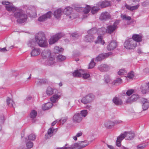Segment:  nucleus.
Listing matches in <instances>:
<instances>
[{
    "instance_id": "f257e3e1",
    "label": "nucleus",
    "mask_w": 149,
    "mask_h": 149,
    "mask_svg": "<svg viewBox=\"0 0 149 149\" xmlns=\"http://www.w3.org/2000/svg\"><path fill=\"white\" fill-rule=\"evenodd\" d=\"M35 40L37 44L41 47H46L48 45L47 41L45 40V35L42 32H40L35 36Z\"/></svg>"
},
{
    "instance_id": "f03ea898",
    "label": "nucleus",
    "mask_w": 149,
    "mask_h": 149,
    "mask_svg": "<svg viewBox=\"0 0 149 149\" xmlns=\"http://www.w3.org/2000/svg\"><path fill=\"white\" fill-rule=\"evenodd\" d=\"M14 16L17 19L18 23H23L26 22L27 19V16L22 10L18 9L14 13Z\"/></svg>"
},
{
    "instance_id": "7ed1b4c3",
    "label": "nucleus",
    "mask_w": 149,
    "mask_h": 149,
    "mask_svg": "<svg viewBox=\"0 0 149 149\" xmlns=\"http://www.w3.org/2000/svg\"><path fill=\"white\" fill-rule=\"evenodd\" d=\"M89 143L88 141L85 140L79 142L78 143H75L70 146L68 144L65 145L66 148L65 149H81L88 146Z\"/></svg>"
},
{
    "instance_id": "20e7f679",
    "label": "nucleus",
    "mask_w": 149,
    "mask_h": 149,
    "mask_svg": "<svg viewBox=\"0 0 149 149\" xmlns=\"http://www.w3.org/2000/svg\"><path fill=\"white\" fill-rule=\"evenodd\" d=\"M73 10V8L70 6H67L64 10L63 12L65 15L70 20H72L76 18L78 16V15L74 13H72Z\"/></svg>"
},
{
    "instance_id": "39448f33",
    "label": "nucleus",
    "mask_w": 149,
    "mask_h": 149,
    "mask_svg": "<svg viewBox=\"0 0 149 149\" xmlns=\"http://www.w3.org/2000/svg\"><path fill=\"white\" fill-rule=\"evenodd\" d=\"M119 22V20H116L113 24L109 25L107 26L106 29V33L110 34L112 33L118 28V26Z\"/></svg>"
},
{
    "instance_id": "423d86ee",
    "label": "nucleus",
    "mask_w": 149,
    "mask_h": 149,
    "mask_svg": "<svg viewBox=\"0 0 149 149\" xmlns=\"http://www.w3.org/2000/svg\"><path fill=\"white\" fill-rule=\"evenodd\" d=\"M85 71L83 70H76L73 73V75L75 77H80L82 76L84 79H87L90 77V74L85 73Z\"/></svg>"
},
{
    "instance_id": "0eeeda50",
    "label": "nucleus",
    "mask_w": 149,
    "mask_h": 149,
    "mask_svg": "<svg viewBox=\"0 0 149 149\" xmlns=\"http://www.w3.org/2000/svg\"><path fill=\"white\" fill-rule=\"evenodd\" d=\"M136 45V42L132 38L127 40L124 43V47L127 49H134Z\"/></svg>"
},
{
    "instance_id": "6e6552de",
    "label": "nucleus",
    "mask_w": 149,
    "mask_h": 149,
    "mask_svg": "<svg viewBox=\"0 0 149 149\" xmlns=\"http://www.w3.org/2000/svg\"><path fill=\"white\" fill-rule=\"evenodd\" d=\"M63 36L64 34L62 33H58L52 35L49 40V44L50 45H52L55 43Z\"/></svg>"
},
{
    "instance_id": "1a4fd4ad",
    "label": "nucleus",
    "mask_w": 149,
    "mask_h": 149,
    "mask_svg": "<svg viewBox=\"0 0 149 149\" xmlns=\"http://www.w3.org/2000/svg\"><path fill=\"white\" fill-rule=\"evenodd\" d=\"M2 3L3 4L6 5L5 7L7 11H11L14 14L16 10L19 9L14 6L12 4H10V3L8 1H3L2 2Z\"/></svg>"
},
{
    "instance_id": "9d476101",
    "label": "nucleus",
    "mask_w": 149,
    "mask_h": 149,
    "mask_svg": "<svg viewBox=\"0 0 149 149\" xmlns=\"http://www.w3.org/2000/svg\"><path fill=\"white\" fill-rule=\"evenodd\" d=\"M132 5L134 6H131L127 4L125 5V7L127 9L131 11H133L137 9L139 6V0H132Z\"/></svg>"
},
{
    "instance_id": "9b49d317",
    "label": "nucleus",
    "mask_w": 149,
    "mask_h": 149,
    "mask_svg": "<svg viewBox=\"0 0 149 149\" xmlns=\"http://www.w3.org/2000/svg\"><path fill=\"white\" fill-rule=\"evenodd\" d=\"M52 15V13L51 11H49L45 14L39 17L38 19V20L40 22L44 21L50 18Z\"/></svg>"
},
{
    "instance_id": "f8f14e48",
    "label": "nucleus",
    "mask_w": 149,
    "mask_h": 149,
    "mask_svg": "<svg viewBox=\"0 0 149 149\" xmlns=\"http://www.w3.org/2000/svg\"><path fill=\"white\" fill-rule=\"evenodd\" d=\"M75 10L78 12H83L84 14H87L91 10V7L88 5L86 6L85 8L76 7Z\"/></svg>"
},
{
    "instance_id": "ddd939ff",
    "label": "nucleus",
    "mask_w": 149,
    "mask_h": 149,
    "mask_svg": "<svg viewBox=\"0 0 149 149\" xmlns=\"http://www.w3.org/2000/svg\"><path fill=\"white\" fill-rule=\"evenodd\" d=\"M139 98V96L138 95L133 94L126 100V102L127 103H131L137 100Z\"/></svg>"
},
{
    "instance_id": "4468645a",
    "label": "nucleus",
    "mask_w": 149,
    "mask_h": 149,
    "mask_svg": "<svg viewBox=\"0 0 149 149\" xmlns=\"http://www.w3.org/2000/svg\"><path fill=\"white\" fill-rule=\"evenodd\" d=\"M141 102L142 104V109L143 110H147L149 107V100L145 98L141 99Z\"/></svg>"
},
{
    "instance_id": "2eb2a0df",
    "label": "nucleus",
    "mask_w": 149,
    "mask_h": 149,
    "mask_svg": "<svg viewBox=\"0 0 149 149\" xmlns=\"http://www.w3.org/2000/svg\"><path fill=\"white\" fill-rule=\"evenodd\" d=\"M121 134H124L125 136L124 138H126V139L128 140L132 139L135 136L134 133L132 132H125Z\"/></svg>"
},
{
    "instance_id": "dca6fc26",
    "label": "nucleus",
    "mask_w": 149,
    "mask_h": 149,
    "mask_svg": "<svg viewBox=\"0 0 149 149\" xmlns=\"http://www.w3.org/2000/svg\"><path fill=\"white\" fill-rule=\"evenodd\" d=\"M82 119L83 118L79 113H76L74 115L72 118L73 122L75 123H80Z\"/></svg>"
},
{
    "instance_id": "f3484780",
    "label": "nucleus",
    "mask_w": 149,
    "mask_h": 149,
    "mask_svg": "<svg viewBox=\"0 0 149 149\" xmlns=\"http://www.w3.org/2000/svg\"><path fill=\"white\" fill-rule=\"evenodd\" d=\"M111 52L107 53H105L104 54H99L95 58V61H100L104 58L107 57L111 54Z\"/></svg>"
},
{
    "instance_id": "a211bd4d",
    "label": "nucleus",
    "mask_w": 149,
    "mask_h": 149,
    "mask_svg": "<svg viewBox=\"0 0 149 149\" xmlns=\"http://www.w3.org/2000/svg\"><path fill=\"white\" fill-rule=\"evenodd\" d=\"M111 18V15L107 12L102 13L101 14L100 19L102 20H107Z\"/></svg>"
},
{
    "instance_id": "6ab92c4d",
    "label": "nucleus",
    "mask_w": 149,
    "mask_h": 149,
    "mask_svg": "<svg viewBox=\"0 0 149 149\" xmlns=\"http://www.w3.org/2000/svg\"><path fill=\"white\" fill-rule=\"evenodd\" d=\"M110 5V2L107 1H100L98 2L97 5L101 8H105L109 6Z\"/></svg>"
},
{
    "instance_id": "aec40b11",
    "label": "nucleus",
    "mask_w": 149,
    "mask_h": 149,
    "mask_svg": "<svg viewBox=\"0 0 149 149\" xmlns=\"http://www.w3.org/2000/svg\"><path fill=\"white\" fill-rule=\"evenodd\" d=\"M117 47V43L115 41H112L107 46V49L109 51L112 50Z\"/></svg>"
},
{
    "instance_id": "412c9836",
    "label": "nucleus",
    "mask_w": 149,
    "mask_h": 149,
    "mask_svg": "<svg viewBox=\"0 0 149 149\" xmlns=\"http://www.w3.org/2000/svg\"><path fill=\"white\" fill-rule=\"evenodd\" d=\"M40 48L35 47L32 49L31 54L32 56H35L40 54Z\"/></svg>"
},
{
    "instance_id": "4be33fe9",
    "label": "nucleus",
    "mask_w": 149,
    "mask_h": 149,
    "mask_svg": "<svg viewBox=\"0 0 149 149\" xmlns=\"http://www.w3.org/2000/svg\"><path fill=\"white\" fill-rule=\"evenodd\" d=\"M104 125L106 127L110 129L114 126V123L113 122L110 120H108L104 122Z\"/></svg>"
},
{
    "instance_id": "5701e85b",
    "label": "nucleus",
    "mask_w": 149,
    "mask_h": 149,
    "mask_svg": "<svg viewBox=\"0 0 149 149\" xmlns=\"http://www.w3.org/2000/svg\"><path fill=\"white\" fill-rule=\"evenodd\" d=\"M132 39L136 42H140L142 41V36L140 35L134 34L132 36Z\"/></svg>"
},
{
    "instance_id": "b1692460",
    "label": "nucleus",
    "mask_w": 149,
    "mask_h": 149,
    "mask_svg": "<svg viewBox=\"0 0 149 149\" xmlns=\"http://www.w3.org/2000/svg\"><path fill=\"white\" fill-rule=\"evenodd\" d=\"M98 69L101 72H105L108 71L109 69V67L106 64H102L99 66Z\"/></svg>"
},
{
    "instance_id": "393cba45",
    "label": "nucleus",
    "mask_w": 149,
    "mask_h": 149,
    "mask_svg": "<svg viewBox=\"0 0 149 149\" xmlns=\"http://www.w3.org/2000/svg\"><path fill=\"white\" fill-rule=\"evenodd\" d=\"M124 135L120 134L117 138L116 142V145L120 147L121 145V141L124 138Z\"/></svg>"
},
{
    "instance_id": "a878e982",
    "label": "nucleus",
    "mask_w": 149,
    "mask_h": 149,
    "mask_svg": "<svg viewBox=\"0 0 149 149\" xmlns=\"http://www.w3.org/2000/svg\"><path fill=\"white\" fill-rule=\"evenodd\" d=\"M53 106V104L51 102H48L43 105L42 109L43 110H48L51 108Z\"/></svg>"
},
{
    "instance_id": "bb28decb",
    "label": "nucleus",
    "mask_w": 149,
    "mask_h": 149,
    "mask_svg": "<svg viewBox=\"0 0 149 149\" xmlns=\"http://www.w3.org/2000/svg\"><path fill=\"white\" fill-rule=\"evenodd\" d=\"M62 12L61 8H59L54 11V15L57 18H58L61 17Z\"/></svg>"
},
{
    "instance_id": "cd10ccee",
    "label": "nucleus",
    "mask_w": 149,
    "mask_h": 149,
    "mask_svg": "<svg viewBox=\"0 0 149 149\" xmlns=\"http://www.w3.org/2000/svg\"><path fill=\"white\" fill-rule=\"evenodd\" d=\"M106 33V28L104 27L97 29L96 33L97 35H102Z\"/></svg>"
},
{
    "instance_id": "c85d7f7f",
    "label": "nucleus",
    "mask_w": 149,
    "mask_h": 149,
    "mask_svg": "<svg viewBox=\"0 0 149 149\" xmlns=\"http://www.w3.org/2000/svg\"><path fill=\"white\" fill-rule=\"evenodd\" d=\"M141 92L143 94H146L149 91V89L146 85L142 86L141 87Z\"/></svg>"
},
{
    "instance_id": "c756f323",
    "label": "nucleus",
    "mask_w": 149,
    "mask_h": 149,
    "mask_svg": "<svg viewBox=\"0 0 149 149\" xmlns=\"http://www.w3.org/2000/svg\"><path fill=\"white\" fill-rule=\"evenodd\" d=\"M94 39V37L93 35H90L88 34L85 37L84 39L85 41L87 42L93 41Z\"/></svg>"
},
{
    "instance_id": "7c9ffc66",
    "label": "nucleus",
    "mask_w": 149,
    "mask_h": 149,
    "mask_svg": "<svg viewBox=\"0 0 149 149\" xmlns=\"http://www.w3.org/2000/svg\"><path fill=\"white\" fill-rule=\"evenodd\" d=\"M7 104L10 107H13L14 108L15 104L13 100L9 97H8L6 100Z\"/></svg>"
},
{
    "instance_id": "2f4dec72",
    "label": "nucleus",
    "mask_w": 149,
    "mask_h": 149,
    "mask_svg": "<svg viewBox=\"0 0 149 149\" xmlns=\"http://www.w3.org/2000/svg\"><path fill=\"white\" fill-rule=\"evenodd\" d=\"M113 102L117 105H121L122 102L121 99L119 98L115 97L113 99Z\"/></svg>"
},
{
    "instance_id": "473e14b6",
    "label": "nucleus",
    "mask_w": 149,
    "mask_h": 149,
    "mask_svg": "<svg viewBox=\"0 0 149 149\" xmlns=\"http://www.w3.org/2000/svg\"><path fill=\"white\" fill-rule=\"evenodd\" d=\"M55 58L54 57H50L49 60L46 62V64L48 65H52L54 64L55 63Z\"/></svg>"
},
{
    "instance_id": "72a5a7b5",
    "label": "nucleus",
    "mask_w": 149,
    "mask_h": 149,
    "mask_svg": "<svg viewBox=\"0 0 149 149\" xmlns=\"http://www.w3.org/2000/svg\"><path fill=\"white\" fill-rule=\"evenodd\" d=\"M36 42H35L33 39H31L28 42L27 45L29 47H30L33 49L35 48V47L37 45Z\"/></svg>"
},
{
    "instance_id": "f704fd0d",
    "label": "nucleus",
    "mask_w": 149,
    "mask_h": 149,
    "mask_svg": "<svg viewBox=\"0 0 149 149\" xmlns=\"http://www.w3.org/2000/svg\"><path fill=\"white\" fill-rule=\"evenodd\" d=\"M51 52L49 50H44L41 53V55L43 57L49 56L51 54Z\"/></svg>"
},
{
    "instance_id": "c9c22d12",
    "label": "nucleus",
    "mask_w": 149,
    "mask_h": 149,
    "mask_svg": "<svg viewBox=\"0 0 149 149\" xmlns=\"http://www.w3.org/2000/svg\"><path fill=\"white\" fill-rule=\"evenodd\" d=\"M122 83V80L120 78L116 79L115 80L111 82L112 85H117Z\"/></svg>"
},
{
    "instance_id": "e433bc0d",
    "label": "nucleus",
    "mask_w": 149,
    "mask_h": 149,
    "mask_svg": "<svg viewBox=\"0 0 149 149\" xmlns=\"http://www.w3.org/2000/svg\"><path fill=\"white\" fill-rule=\"evenodd\" d=\"M60 96L55 94L53 95L50 98L51 101L53 103L55 102L59 99Z\"/></svg>"
},
{
    "instance_id": "4c0bfd02",
    "label": "nucleus",
    "mask_w": 149,
    "mask_h": 149,
    "mask_svg": "<svg viewBox=\"0 0 149 149\" xmlns=\"http://www.w3.org/2000/svg\"><path fill=\"white\" fill-rule=\"evenodd\" d=\"M55 89L49 87L47 88L46 91V93L47 95H50L54 93V91Z\"/></svg>"
},
{
    "instance_id": "58836bf2",
    "label": "nucleus",
    "mask_w": 149,
    "mask_h": 149,
    "mask_svg": "<svg viewBox=\"0 0 149 149\" xmlns=\"http://www.w3.org/2000/svg\"><path fill=\"white\" fill-rule=\"evenodd\" d=\"M56 129H53V127L50 128L48 130L47 135H50L52 136L54 134V132H56Z\"/></svg>"
},
{
    "instance_id": "ea45409f",
    "label": "nucleus",
    "mask_w": 149,
    "mask_h": 149,
    "mask_svg": "<svg viewBox=\"0 0 149 149\" xmlns=\"http://www.w3.org/2000/svg\"><path fill=\"white\" fill-rule=\"evenodd\" d=\"M85 97L87 100V102H88V103H89L91 102L94 97V95L91 94H89L86 95Z\"/></svg>"
},
{
    "instance_id": "a19ab883",
    "label": "nucleus",
    "mask_w": 149,
    "mask_h": 149,
    "mask_svg": "<svg viewBox=\"0 0 149 149\" xmlns=\"http://www.w3.org/2000/svg\"><path fill=\"white\" fill-rule=\"evenodd\" d=\"M104 80V82L107 84L111 83V82L113 81L111 79L109 76L108 75H105Z\"/></svg>"
},
{
    "instance_id": "79ce46f5",
    "label": "nucleus",
    "mask_w": 149,
    "mask_h": 149,
    "mask_svg": "<svg viewBox=\"0 0 149 149\" xmlns=\"http://www.w3.org/2000/svg\"><path fill=\"white\" fill-rule=\"evenodd\" d=\"M46 82L45 79H37L36 80L35 83L38 85H40L45 83Z\"/></svg>"
},
{
    "instance_id": "37998d69",
    "label": "nucleus",
    "mask_w": 149,
    "mask_h": 149,
    "mask_svg": "<svg viewBox=\"0 0 149 149\" xmlns=\"http://www.w3.org/2000/svg\"><path fill=\"white\" fill-rule=\"evenodd\" d=\"M97 29L96 27H94L88 31V34L90 35H92L95 34L96 33Z\"/></svg>"
},
{
    "instance_id": "c03bdc74",
    "label": "nucleus",
    "mask_w": 149,
    "mask_h": 149,
    "mask_svg": "<svg viewBox=\"0 0 149 149\" xmlns=\"http://www.w3.org/2000/svg\"><path fill=\"white\" fill-rule=\"evenodd\" d=\"M63 49L61 47H59L58 46H56L54 49V52L55 53H58L62 52L63 51Z\"/></svg>"
},
{
    "instance_id": "a18cd8bd",
    "label": "nucleus",
    "mask_w": 149,
    "mask_h": 149,
    "mask_svg": "<svg viewBox=\"0 0 149 149\" xmlns=\"http://www.w3.org/2000/svg\"><path fill=\"white\" fill-rule=\"evenodd\" d=\"M99 7L98 6L97 7L93 6L91 8L92 13L93 14L96 13L100 9Z\"/></svg>"
},
{
    "instance_id": "49530a36",
    "label": "nucleus",
    "mask_w": 149,
    "mask_h": 149,
    "mask_svg": "<svg viewBox=\"0 0 149 149\" xmlns=\"http://www.w3.org/2000/svg\"><path fill=\"white\" fill-rule=\"evenodd\" d=\"M102 37L101 36H99L97 37V40L95 42L96 43H100L102 45H104L105 43V42H104V40H102Z\"/></svg>"
},
{
    "instance_id": "de8ad7c7",
    "label": "nucleus",
    "mask_w": 149,
    "mask_h": 149,
    "mask_svg": "<svg viewBox=\"0 0 149 149\" xmlns=\"http://www.w3.org/2000/svg\"><path fill=\"white\" fill-rule=\"evenodd\" d=\"M82 118L86 117L87 115L88 112L86 110H83L80 111L79 113Z\"/></svg>"
},
{
    "instance_id": "09e8293b",
    "label": "nucleus",
    "mask_w": 149,
    "mask_h": 149,
    "mask_svg": "<svg viewBox=\"0 0 149 149\" xmlns=\"http://www.w3.org/2000/svg\"><path fill=\"white\" fill-rule=\"evenodd\" d=\"M66 58L65 56L60 55H58L57 57V60L58 61L61 62L65 60Z\"/></svg>"
},
{
    "instance_id": "8fccbe9b",
    "label": "nucleus",
    "mask_w": 149,
    "mask_h": 149,
    "mask_svg": "<svg viewBox=\"0 0 149 149\" xmlns=\"http://www.w3.org/2000/svg\"><path fill=\"white\" fill-rule=\"evenodd\" d=\"M37 114L36 111L35 110L32 111L30 113V117L32 118H34L36 117Z\"/></svg>"
},
{
    "instance_id": "3c124183",
    "label": "nucleus",
    "mask_w": 149,
    "mask_h": 149,
    "mask_svg": "<svg viewBox=\"0 0 149 149\" xmlns=\"http://www.w3.org/2000/svg\"><path fill=\"white\" fill-rule=\"evenodd\" d=\"M67 119V117L62 118L61 119H58V123L63 124L66 121Z\"/></svg>"
},
{
    "instance_id": "603ef678",
    "label": "nucleus",
    "mask_w": 149,
    "mask_h": 149,
    "mask_svg": "<svg viewBox=\"0 0 149 149\" xmlns=\"http://www.w3.org/2000/svg\"><path fill=\"white\" fill-rule=\"evenodd\" d=\"M127 72L124 69H120L118 72V74L120 75H124L126 74Z\"/></svg>"
},
{
    "instance_id": "864d4df0",
    "label": "nucleus",
    "mask_w": 149,
    "mask_h": 149,
    "mask_svg": "<svg viewBox=\"0 0 149 149\" xmlns=\"http://www.w3.org/2000/svg\"><path fill=\"white\" fill-rule=\"evenodd\" d=\"M121 18L123 20H130L131 19V17L130 16H127L125 15L121 14Z\"/></svg>"
},
{
    "instance_id": "5fc2aeb1",
    "label": "nucleus",
    "mask_w": 149,
    "mask_h": 149,
    "mask_svg": "<svg viewBox=\"0 0 149 149\" xmlns=\"http://www.w3.org/2000/svg\"><path fill=\"white\" fill-rule=\"evenodd\" d=\"M83 133L81 132H79L77 133L75 136H73V138L74 140L76 141L77 140V138L79 137L82 136Z\"/></svg>"
},
{
    "instance_id": "6e6d98bb",
    "label": "nucleus",
    "mask_w": 149,
    "mask_h": 149,
    "mask_svg": "<svg viewBox=\"0 0 149 149\" xmlns=\"http://www.w3.org/2000/svg\"><path fill=\"white\" fill-rule=\"evenodd\" d=\"M95 63L94 62V60L93 59L91 60V61L89 63L88 68L91 69L93 68L95 66Z\"/></svg>"
},
{
    "instance_id": "4d7b16f0",
    "label": "nucleus",
    "mask_w": 149,
    "mask_h": 149,
    "mask_svg": "<svg viewBox=\"0 0 149 149\" xmlns=\"http://www.w3.org/2000/svg\"><path fill=\"white\" fill-rule=\"evenodd\" d=\"M36 136L34 134H31L28 136L29 140H34L36 139Z\"/></svg>"
},
{
    "instance_id": "13d9d810",
    "label": "nucleus",
    "mask_w": 149,
    "mask_h": 149,
    "mask_svg": "<svg viewBox=\"0 0 149 149\" xmlns=\"http://www.w3.org/2000/svg\"><path fill=\"white\" fill-rule=\"evenodd\" d=\"M33 143L31 141H29L26 143V146L28 148H30L33 146Z\"/></svg>"
},
{
    "instance_id": "bf43d9fd",
    "label": "nucleus",
    "mask_w": 149,
    "mask_h": 149,
    "mask_svg": "<svg viewBox=\"0 0 149 149\" xmlns=\"http://www.w3.org/2000/svg\"><path fill=\"white\" fill-rule=\"evenodd\" d=\"M134 90L131 89L128 90L126 92V94L128 96H130L134 93Z\"/></svg>"
},
{
    "instance_id": "052dcab7",
    "label": "nucleus",
    "mask_w": 149,
    "mask_h": 149,
    "mask_svg": "<svg viewBox=\"0 0 149 149\" xmlns=\"http://www.w3.org/2000/svg\"><path fill=\"white\" fill-rule=\"evenodd\" d=\"M134 77V73L133 71H131L127 75V77L129 79L132 78Z\"/></svg>"
},
{
    "instance_id": "680f3d73",
    "label": "nucleus",
    "mask_w": 149,
    "mask_h": 149,
    "mask_svg": "<svg viewBox=\"0 0 149 149\" xmlns=\"http://www.w3.org/2000/svg\"><path fill=\"white\" fill-rule=\"evenodd\" d=\"M146 147V145L144 144H140L137 146V149H144Z\"/></svg>"
},
{
    "instance_id": "e2e57ef3",
    "label": "nucleus",
    "mask_w": 149,
    "mask_h": 149,
    "mask_svg": "<svg viewBox=\"0 0 149 149\" xmlns=\"http://www.w3.org/2000/svg\"><path fill=\"white\" fill-rule=\"evenodd\" d=\"M87 100L86 99V97L85 96L84 97L82 98L81 100V102L82 103L84 104H86L88 103V102H87Z\"/></svg>"
},
{
    "instance_id": "0e129e2a",
    "label": "nucleus",
    "mask_w": 149,
    "mask_h": 149,
    "mask_svg": "<svg viewBox=\"0 0 149 149\" xmlns=\"http://www.w3.org/2000/svg\"><path fill=\"white\" fill-rule=\"evenodd\" d=\"M123 122V121L120 120H115L113 123L117 125L122 123Z\"/></svg>"
},
{
    "instance_id": "69168bd1",
    "label": "nucleus",
    "mask_w": 149,
    "mask_h": 149,
    "mask_svg": "<svg viewBox=\"0 0 149 149\" xmlns=\"http://www.w3.org/2000/svg\"><path fill=\"white\" fill-rule=\"evenodd\" d=\"M149 4V2L147 1H145L142 3V5L143 6L146 7Z\"/></svg>"
},
{
    "instance_id": "338daca9",
    "label": "nucleus",
    "mask_w": 149,
    "mask_h": 149,
    "mask_svg": "<svg viewBox=\"0 0 149 149\" xmlns=\"http://www.w3.org/2000/svg\"><path fill=\"white\" fill-rule=\"evenodd\" d=\"M4 116L3 115H1L0 117V123H3L4 121Z\"/></svg>"
},
{
    "instance_id": "774afa93",
    "label": "nucleus",
    "mask_w": 149,
    "mask_h": 149,
    "mask_svg": "<svg viewBox=\"0 0 149 149\" xmlns=\"http://www.w3.org/2000/svg\"><path fill=\"white\" fill-rule=\"evenodd\" d=\"M8 50L6 49V47H4L3 48H0V52H5Z\"/></svg>"
}]
</instances>
